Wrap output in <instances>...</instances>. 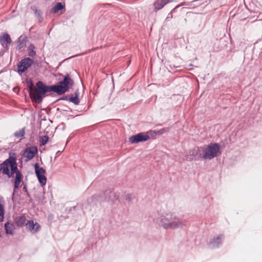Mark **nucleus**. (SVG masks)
Returning a JSON list of instances; mask_svg holds the SVG:
<instances>
[{
  "label": "nucleus",
  "mask_w": 262,
  "mask_h": 262,
  "mask_svg": "<svg viewBox=\"0 0 262 262\" xmlns=\"http://www.w3.org/2000/svg\"><path fill=\"white\" fill-rule=\"evenodd\" d=\"M223 40H220V42H223Z\"/></svg>",
  "instance_id": "obj_34"
},
{
  "label": "nucleus",
  "mask_w": 262,
  "mask_h": 262,
  "mask_svg": "<svg viewBox=\"0 0 262 262\" xmlns=\"http://www.w3.org/2000/svg\"><path fill=\"white\" fill-rule=\"evenodd\" d=\"M4 207V206L0 203V209Z\"/></svg>",
  "instance_id": "obj_32"
},
{
  "label": "nucleus",
  "mask_w": 262,
  "mask_h": 262,
  "mask_svg": "<svg viewBox=\"0 0 262 262\" xmlns=\"http://www.w3.org/2000/svg\"><path fill=\"white\" fill-rule=\"evenodd\" d=\"M12 40L10 36L7 33H3L0 36V43L4 48L5 52L8 51V44H10Z\"/></svg>",
  "instance_id": "obj_12"
},
{
  "label": "nucleus",
  "mask_w": 262,
  "mask_h": 262,
  "mask_svg": "<svg viewBox=\"0 0 262 262\" xmlns=\"http://www.w3.org/2000/svg\"><path fill=\"white\" fill-rule=\"evenodd\" d=\"M14 222L15 224L18 227L23 226L26 222V216L25 215L22 214L21 215L15 217L14 219Z\"/></svg>",
  "instance_id": "obj_20"
},
{
  "label": "nucleus",
  "mask_w": 262,
  "mask_h": 262,
  "mask_svg": "<svg viewBox=\"0 0 262 262\" xmlns=\"http://www.w3.org/2000/svg\"><path fill=\"white\" fill-rule=\"evenodd\" d=\"M79 91L78 90H76L74 93V96L72 95L69 96H63L62 97L59 98L58 100H69L70 102L73 103L74 104L78 105L79 102V99L78 98Z\"/></svg>",
  "instance_id": "obj_14"
},
{
  "label": "nucleus",
  "mask_w": 262,
  "mask_h": 262,
  "mask_svg": "<svg viewBox=\"0 0 262 262\" xmlns=\"http://www.w3.org/2000/svg\"><path fill=\"white\" fill-rule=\"evenodd\" d=\"M189 156L190 157L191 160L199 161L204 160V152L203 146L196 147L190 150Z\"/></svg>",
  "instance_id": "obj_10"
},
{
  "label": "nucleus",
  "mask_w": 262,
  "mask_h": 262,
  "mask_svg": "<svg viewBox=\"0 0 262 262\" xmlns=\"http://www.w3.org/2000/svg\"><path fill=\"white\" fill-rule=\"evenodd\" d=\"M5 229L7 234L12 235L14 233L15 227L13 224L7 222L5 224Z\"/></svg>",
  "instance_id": "obj_21"
},
{
  "label": "nucleus",
  "mask_w": 262,
  "mask_h": 262,
  "mask_svg": "<svg viewBox=\"0 0 262 262\" xmlns=\"http://www.w3.org/2000/svg\"><path fill=\"white\" fill-rule=\"evenodd\" d=\"M27 37L25 35H20L18 38L17 50L20 51L26 46Z\"/></svg>",
  "instance_id": "obj_17"
},
{
  "label": "nucleus",
  "mask_w": 262,
  "mask_h": 262,
  "mask_svg": "<svg viewBox=\"0 0 262 262\" xmlns=\"http://www.w3.org/2000/svg\"><path fill=\"white\" fill-rule=\"evenodd\" d=\"M31 9L33 11L38 21L41 23L43 21L42 13L40 10L38 9L35 6H32Z\"/></svg>",
  "instance_id": "obj_18"
},
{
  "label": "nucleus",
  "mask_w": 262,
  "mask_h": 262,
  "mask_svg": "<svg viewBox=\"0 0 262 262\" xmlns=\"http://www.w3.org/2000/svg\"><path fill=\"white\" fill-rule=\"evenodd\" d=\"M74 81L70 78L69 75L67 74L64 77L63 80L59 81V84L53 85L55 93L58 95H62L68 92L69 89H71L74 85Z\"/></svg>",
  "instance_id": "obj_6"
},
{
  "label": "nucleus",
  "mask_w": 262,
  "mask_h": 262,
  "mask_svg": "<svg viewBox=\"0 0 262 262\" xmlns=\"http://www.w3.org/2000/svg\"><path fill=\"white\" fill-rule=\"evenodd\" d=\"M35 47L33 44H30L28 47V54L30 57H34L36 55V52L35 50Z\"/></svg>",
  "instance_id": "obj_22"
},
{
  "label": "nucleus",
  "mask_w": 262,
  "mask_h": 262,
  "mask_svg": "<svg viewBox=\"0 0 262 262\" xmlns=\"http://www.w3.org/2000/svg\"><path fill=\"white\" fill-rule=\"evenodd\" d=\"M65 5L64 4H62L60 2H58L56 4V5H55V6H54L52 9H51V12L53 13H57L59 11H61L62 10H63L64 11L66 10V8H65Z\"/></svg>",
  "instance_id": "obj_19"
},
{
  "label": "nucleus",
  "mask_w": 262,
  "mask_h": 262,
  "mask_svg": "<svg viewBox=\"0 0 262 262\" xmlns=\"http://www.w3.org/2000/svg\"><path fill=\"white\" fill-rule=\"evenodd\" d=\"M26 82L27 86L29 89V93H33L35 87L34 86L32 80L31 79H27Z\"/></svg>",
  "instance_id": "obj_24"
},
{
  "label": "nucleus",
  "mask_w": 262,
  "mask_h": 262,
  "mask_svg": "<svg viewBox=\"0 0 262 262\" xmlns=\"http://www.w3.org/2000/svg\"><path fill=\"white\" fill-rule=\"evenodd\" d=\"M204 160H211L219 157L221 154V146L216 143H211L208 145L203 146Z\"/></svg>",
  "instance_id": "obj_5"
},
{
  "label": "nucleus",
  "mask_w": 262,
  "mask_h": 262,
  "mask_svg": "<svg viewBox=\"0 0 262 262\" xmlns=\"http://www.w3.org/2000/svg\"><path fill=\"white\" fill-rule=\"evenodd\" d=\"M49 137L47 135H45L40 137V144L41 146L45 145L47 144L49 140Z\"/></svg>",
  "instance_id": "obj_26"
},
{
  "label": "nucleus",
  "mask_w": 262,
  "mask_h": 262,
  "mask_svg": "<svg viewBox=\"0 0 262 262\" xmlns=\"http://www.w3.org/2000/svg\"><path fill=\"white\" fill-rule=\"evenodd\" d=\"M133 199V196L132 194H127L125 196V200L128 202H130Z\"/></svg>",
  "instance_id": "obj_29"
},
{
  "label": "nucleus",
  "mask_w": 262,
  "mask_h": 262,
  "mask_svg": "<svg viewBox=\"0 0 262 262\" xmlns=\"http://www.w3.org/2000/svg\"><path fill=\"white\" fill-rule=\"evenodd\" d=\"M3 54H4V52L3 51H1L0 52V56L3 55Z\"/></svg>",
  "instance_id": "obj_31"
},
{
  "label": "nucleus",
  "mask_w": 262,
  "mask_h": 262,
  "mask_svg": "<svg viewBox=\"0 0 262 262\" xmlns=\"http://www.w3.org/2000/svg\"><path fill=\"white\" fill-rule=\"evenodd\" d=\"M154 132L148 131L147 132L139 133L135 135L129 137V141L131 143H138L139 142H145L147 141L150 137L152 136Z\"/></svg>",
  "instance_id": "obj_7"
},
{
  "label": "nucleus",
  "mask_w": 262,
  "mask_h": 262,
  "mask_svg": "<svg viewBox=\"0 0 262 262\" xmlns=\"http://www.w3.org/2000/svg\"><path fill=\"white\" fill-rule=\"evenodd\" d=\"M76 207H77V206H74V207H73V209H74V210H75V209H76Z\"/></svg>",
  "instance_id": "obj_33"
},
{
  "label": "nucleus",
  "mask_w": 262,
  "mask_h": 262,
  "mask_svg": "<svg viewBox=\"0 0 262 262\" xmlns=\"http://www.w3.org/2000/svg\"><path fill=\"white\" fill-rule=\"evenodd\" d=\"M34 63V60L30 57L21 59L17 64V73L21 75L27 70Z\"/></svg>",
  "instance_id": "obj_8"
},
{
  "label": "nucleus",
  "mask_w": 262,
  "mask_h": 262,
  "mask_svg": "<svg viewBox=\"0 0 262 262\" xmlns=\"http://www.w3.org/2000/svg\"><path fill=\"white\" fill-rule=\"evenodd\" d=\"M25 134V127L21 128V129L16 131L14 133V136L17 138H20L24 136Z\"/></svg>",
  "instance_id": "obj_25"
},
{
  "label": "nucleus",
  "mask_w": 262,
  "mask_h": 262,
  "mask_svg": "<svg viewBox=\"0 0 262 262\" xmlns=\"http://www.w3.org/2000/svg\"><path fill=\"white\" fill-rule=\"evenodd\" d=\"M26 228L32 233L37 232L40 229L39 224L36 222L34 223L33 221L30 220L26 224Z\"/></svg>",
  "instance_id": "obj_15"
},
{
  "label": "nucleus",
  "mask_w": 262,
  "mask_h": 262,
  "mask_svg": "<svg viewBox=\"0 0 262 262\" xmlns=\"http://www.w3.org/2000/svg\"><path fill=\"white\" fill-rule=\"evenodd\" d=\"M224 237L223 234H220L216 237L211 239L209 243V247L211 249H215L219 248L222 244L223 239Z\"/></svg>",
  "instance_id": "obj_13"
},
{
  "label": "nucleus",
  "mask_w": 262,
  "mask_h": 262,
  "mask_svg": "<svg viewBox=\"0 0 262 262\" xmlns=\"http://www.w3.org/2000/svg\"><path fill=\"white\" fill-rule=\"evenodd\" d=\"M157 223L165 229L182 228L185 224L177 215L172 212L163 213L157 219Z\"/></svg>",
  "instance_id": "obj_2"
},
{
  "label": "nucleus",
  "mask_w": 262,
  "mask_h": 262,
  "mask_svg": "<svg viewBox=\"0 0 262 262\" xmlns=\"http://www.w3.org/2000/svg\"><path fill=\"white\" fill-rule=\"evenodd\" d=\"M5 210L4 207L0 209V222H3L4 218Z\"/></svg>",
  "instance_id": "obj_27"
},
{
  "label": "nucleus",
  "mask_w": 262,
  "mask_h": 262,
  "mask_svg": "<svg viewBox=\"0 0 262 262\" xmlns=\"http://www.w3.org/2000/svg\"><path fill=\"white\" fill-rule=\"evenodd\" d=\"M171 1L172 0H156V1L154 3V10L157 12V11L161 10L165 5Z\"/></svg>",
  "instance_id": "obj_16"
},
{
  "label": "nucleus",
  "mask_w": 262,
  "mask_h": 262,
  "mask_svg": "<svg viewBox=\"0 0 262 262\" xmlns=\"http://www.w3.org/2000/svg\"><path fill=\"white\" fill-rule=\"evenodd\" d=\"M38 152L36 146L27 147L24 150L23 157L25 158V161L28 162L32 159Z\"/></svg>",
  "instance_id": "obj_11"
},
{
  "label": "nucleus",
  "mask_w": 262,
  "mask_h": 262,
  "mask_svg": "<svg viewBox=\"0 0 262 262\" xmlns=\"http://www.w3.org/2000/svg\"><path fill=\"white\" fill-rule=\"evenodd\" d=\"M55 93L54 85H46L43 82L39 81L36 83L34 90L33 93H30V97L31 100L37 104L42 102L43 97L48 92Z\"/></svg>",
  "instance_id": "obj_4"
},
{
  "label": "nucleus",
  "mask_w": 262,
  "mask_h": 262,
  "mask_svg": "<svg viewBox=\"0 0 262 262\" xmlns=\"http://www.w3.org/2000/svg\"><path fill=\"white\" fill-rule=\"evenodd\" d=\"M17 166L16 154L11 152L9 153V158L0 164V172L6 175L8 178L13 177L15 173L14 190L12 194V199L14 196L16 190L18 189L23 178V175L20 171L18 169Z\"/></svg>",
  "instance_id": "obj_1"
},
{
  "label": "nucleus",
  "mask_w": 262,
  "mask_h": 262,
  "mask_svg": "<svg viewBox=\"0 0 262 262\" xmlns=\"http://www.w3.org/2000/svg\"><path fill=\"white\" fill-rule=\"evenodd\" d=\"M34 169L36 176L41 186H43L47 183V178L45 176L46 170L42 167H40L38 163L34 164Z\"/></svg>",
  "instance_id": "obj_9"
},
{
  "label": "nucleus",
  "mask_w": 262,
  "mask_h": 262,
  "mask_svg": "<svg viewBox=\"0 0 262 262\" xmlns=\"http://www.w3.org/2000/svg\"><path fill=\"white\" fill-rule=\"evenodd\" d=\"M169 128L166 127V128H163L160 129L158 130H150L149 131L154 132V133L152 134V136H151V137H154L156 135H162L165 133H167L169 131Z\"/></svg>",
  "instance_id": "obj_23"
},
{
  "label": "nucleus",
  "mask_w": 262,
  "mask_h": 262,
  "mask_svg": "<svg viewBox=\"0 0 262 262\" xmlns=\"http://www.w3.org/2000/svg\"><path fill=\"white\" fill-rule=\"evenodd\" d=\"M119 195L113 192L111 189H106L104 192L100 194H94L89 198L87 201L82 205L83 213L84 210H91V207L96 205L97 203L108 202L111 201L114 202L117 200Z\"/></svg>",
  "instance_id": "obj_3"
},
{
  "label": "nucleus",
  "mask_w": 262,
  "mask_h": 262,
  "mask_svg": "<svg viewBox=\"0 0 262 262\" xmlns=\"http://www.w3.org/2000/svg\"><path fill=\"white\" fill-rule=\"evenodd\" d=\"M23 189V190L27 193V195H29V194L28 192L27 186L26 184L24 185Z\"/></svg>",
  "instance_id": "obj_30"
},
{
  "label": "nucleus",
  "mask_w": 262,
  "mask_h": 262,
  "mask_svg": "<svg viewBox=\"0 0 262 262\" xmlns=\"http://www.w3.org/2000/svg\"><path fill=\"white\" fill-rule=\"evenodd\" d=\"M178 7H176L175 8L173 9L168 14L167 17L166 18V20H169L170 19L172 18V13L174 12L175 9Z\"/></svg>",
  "instance_id": "obj_28"
}]
</instances>
